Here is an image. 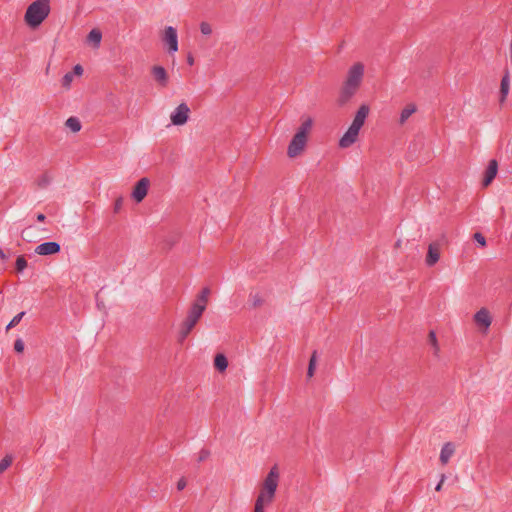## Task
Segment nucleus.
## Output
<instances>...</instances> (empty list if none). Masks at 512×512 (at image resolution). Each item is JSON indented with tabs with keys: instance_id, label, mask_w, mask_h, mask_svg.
<instances>
[{
	"instance_id": "obj_1",
	"label": "nucleus",
	"mask_w": 512,
	"mask_h": 512,
	"mask_svg": "<svg viewBox=\"0 0 512 512\" xmlns=\"http://www.w3.org/2000/svg\"><path fill=\"white\" fill-rule=\"evenodd\" d=\"M364 69L365 67L361 62H356L349 68L346 80L337 99V104L340 107L345 106L356 94L363 80Z\"/></svg>"
},
{
	"instance_id": "obj_2",
	"label": "nucleus",
	"mask_w": 512,
	"mask_h": 512,
	"mask_svg": "<svg viewBox=\"0 0 512 512\" xmlns=\"http://www.w3.org/2000/svg\"><path fill=\"white\" fill-rule=\"evenodd\" d=\"M50 13V0H36L28 7L24 15L26 24L31 28L38 27Z\"/></svg>"
},
{
	"instance_id": "obj_3",
	"label": "nucleus",
	"mask_w": 512,
	"mask_h": 512,
	"mask_svg": "<svg viewBox=\"0 0 512 512\" xmlns=\"http://www.w3.org/2000/svg\"><path fill=\"white\" fill-rule=\"evenodd\" d=\"M279 472L276 466L272 467L264 479L261 491L256 499L255 505L263 507L273 501L278 486Z\"/></svg>"
},
{
	"instance_id": "obj_4",
	"label": "nucleus",
	"mask_w": 512,
	"mask_h": 512,
	"mask_svg": "<svg viewBox=\"0 0 512 512\" xmlns=\"http://www.w3.org/2000/svg\"><path fill=\"white\" fill-rule=\"evenodd\" d=\"M189 114L190 108L188 105L186 103H181L171 113V123L175 126H182L188 121Z\"/></svg>"
},
{
	"instance_id": "obj_5",
	"label": "nucleus",
	"mask_w": 512,
	"mask_h": 512,
	"mask_svg": "<svg viewBox=\"0 0 512 512\" xmlns=\"http://www.w3.org/2000/svg\"><path fill=\"white\" fill-rule=\"evenodd\" d=\"M162 41L168 46V52L174 54L178 51V36L174 27L168 26L165 28Z\"/></svg>"
},
{
	"instance_id": "obj_6",
	"label": "nucleus",
	"mask_w": 512,
	"mask_h": 512,
	"mask_svg": "<svg viewBox=\"0 0 512 512\" xmlns=\"http://www.w3.org/2000/svg\"><path fill=\"white\" fill-rule=\"evenodd\" d=\"M306 142H307V137H303L302 133H296L293 136V138L288 146V150H287L288 156L290 158H294L297 155H299L303 151V149L306 145Z\"/></svg>"
},
{
	"instance_id": "obj_7",
	"label": "nucleus",
	"mask_w": 512,
	"mask_h": 512,
	"mask_svg": "<svg viewBox=\"0 0 512 512\" xmlns=\"http://www.w3.org/2000/svg\"><path fill=\"white\" fill-rule=\"evenodd\" d=\"M204 311L205 309H202L201 306L191 304L187 316L182 323L194 329V327L202 317Z\"/></svg>"
},
{
	"instance_id": "obj_8",
	"label": "nucleus",
	"mask_w": 512,
	"mask_h": 512,
	"mask_svg": "<svg viewBox=\"0 0 512 512\" xmlns=\"http://www.w3.org/2000/svg\"><path fill=\"white\" fill-rule=\"evenodd\" d=\"M151 75L158 86L165 88L169 83V76L166 69L160 65H154L151 68Z\"/></svg>"
},
{
	"instance_id": "obj_9",
	"label": "nucleus",
	"mask_w": 512,
	"mask_h": 512,
	"mask_svg": "<svg viewBox=\"0 0 512 512\" xmlns=\"http://www.w3.org/2000/svg\"><path fill=\"white\" fill-rule=\"evenodd\" d=\"M149 179L144 177L141 178L135 185L132 191V197L136 202H141L148 193Z\"/></svg>"
},
{
	"instance_id": "obj_10",
	"label": "nucleus",
	"mask_w": 512,
	"mask_h": 512,
	"mask_svg": "<svg viewBox=\"0 0 512 512\" xmlns=\"http://www.w3.org/2000/svg\"><path fill=\"white\" fill-rule=\"evenodd\" d=\"M441 244L439 242H432L428 245V251L425 258V263L428 267L434 266L440 259Z\"/></svg>"
},
{
	"instance_id": "obj_11",
	"label": "nucleus",
	"mask_w": 512,
	"mask_h": 512,
	"mask_svg": "<svg viewBox=\"0 0 512 512\" xmlns=\"http://www.w3.org/2000/svg\"><path fill=\"white\" fill-rule=\"evenodd\" d=\"M359 131V129L350 125L344 135L340 138L339 146L341 148H348L352 146L358 139Z\"/></svg>"
},
{
	"instance_id": "obj_12",
	"label": "nucleus",
	"mask_w": 512,
	"mask_h": 512,
	"mask_svg": "<svg viewBox=\"0 0 512 512\" xmlns=\"http://www.w3.org/2000/svg\"><path fill=\"white\" fill-rule=\"evenodd\" d=\"M61 247L57 242H44L35 248V253L38 255H52L60 252Z\"/></svg>"
},
{
	"instance_id": "obj_13",
	"label": "nucleus",
	"mask_w": 512,
	"mask_h": 512,
	"mask_svg": "<svg viewBox=\"0 0 512 512\" xmlns=\"http://www.w3.org/2000/svg\"><path fill=\"white\" fill-rule=\"evenodd\" d=\"M369 111V106L362 104L357 110L351 125L360 130L365 123Z\"/></svg>"
},
{
	"instance_id": "obj_14",
	"label": "nucleus",
	"mask_w": 512,
	"mask_h": 512,
	"mask_svg": "<svg viewBox=\"0 0 512 512\" xmlns=\"http://www.w3.org/2000/svg\"><path fill=\"white\" fill-rule=\"evenodd\" d=\"M497 172H498V162L495 159H492L489 161L488 166L486 168L482 185L484 187H487L488 185H490L491 182L493 181V179L496 177Z\"/></svg>"
},
{
	"instance_id": "obj_15",
	"label": "nucleus",
	"mask_w": 512,
	"mask_h": 512,
	"mask_svg": "<svg viewBox=\"0 0 512 512\" xmlns=\"http://www.w3.org/2000/svg\"><path fill=\"white\" fill-rule=\"evenodd\" d=\"M474 321L477 325L483 326L485 329H488L491 325L492 319L489 311L486 308H481L474 315Z\"/></svg>"
},
{
	"instance_id": "obj_16",
	"label": "nucleus",
	"mask_w": 512,
	"mask_h": 512,
	"mask_svg": "<svg viewBox=\"0 0 512 512\" xmlns=\"http://www.w3.org/2000/svg\"><path fill=\"white\" fill-rule=\"evenodd\" d=\"M455 452V445L452 442H446L441 449L440 452V462L443 465H446L449 461V459L452 457V455Z\"/></svg>"
},
{
	"instance_id": "obj_17",
	"label": "nucleus",
	"mask_w": 512,
	"mask_h": 512,
	"mask_svg": "<svg viewBox=\"0 0 512 512\" xmlns=\"http://www.w3.org/2000/svg\"><path fill=\"white\" fill-rule=\"evenodd\" d=\"M510 89L509 72L506 70L500 84V103H504Z\"/></svg>"
},
{
	"instance_id": "obj_18",
	"label": "nucleus",
	"mask_w": 512,
	"mask_h": 512,
	"mask_svg": "<svg viewBox=\"0 0 512 512\" xmlns=\"http://www.w3.org/2000/svg\"><path fill=\"white\" fill-rule=\"evenodd\" d=\"M210 289L208 287H204L200 293L197 295L196 299L192 304L201 306L202 309L206 310L207 303H208V297L210 295Z\"/></svg>"
},
{
	"instance_id": "obj_19",
	"label": "nucleus",
	"mask_w": 512,
	"mask_h": 512,
	"mask_svg": "<svg viewBox=\"0 0 512 512\" xmlns=\"http://www.w3.org/2000/svg\"><path fill=\"white\" fill-rule=\"evenodd\" d=\"M101 39L102 33L98 29H92L87 36V41L91 43L95 48L100 46Z\"/></svg>"
},
{
	"instance_id": "obj_20",
	"label": "nucleus",
	"mask_w": 512,
	"mask_h": 512,
	"mask_svg": "<svg viewBox=\"0 0 512 512\" xmlns=\"http://www.w3.org/2000/svg\"><path fill=\"white\" fill-rule=\"evenodd\" d=\"M416 111V106L414 104H408L402 111H401V114H400V119H399V122L400 124H404L408 118L413 114L415 113Z\"/></svg>"
},
{
	"instance_id": "obj_21",
	"label": "nucleus",
	"mask_w": 512,
	"mask_h": 512,
	"mask_svg": "<svg viewBox=\"0 0 512 512\" xmlns=\"http://www.w3.org/2000/svg\"><path fill=\"white\" fill-rule=\"evenodd\" d=\"M214 366L220 372L225 371L228 366V360L223 354H217L214 358Z\"/></svg>"
},
{
	"instance_id": "obj_22",
	"label": "nucleus",
	"mask_w": 512,
	"mask_h": 512,
	"mask_svg": "<svg viewBox=\"0 0 512 512\" xmlns=\"http://www.w3.org/2000/svg\"><path fill=\"white\" fill-rule=\"evenodd\" d=\"M65 125L67 128H69L74 133L79 132L82 127L81 122L77 117H69L66 120Z\"/></svg>"
},
{
	"instance_id": "obj_23",
	"label": "nucleus",
	"mask_w": 512,
	"mask_h": 512,
	"mask_svg": "<svg viewBox=\"0 0 512 512\" xmlns=\"http://www.w3.org/2000/svg\"><path fill=\"white\" fill-rule=\"evenodd\" d=\"M192 330L193 328L181 323L178 332V342L183 343Z\"/></svg>"
},
{
	"instance_id": "obj_24",
	"label": "nucleus",
	"mask_w": 512,
	"mask_h": 512,
	"mask_svg": "<svg viewBox=\"0 0 512 512\" xmlns=\"http://www.w3.org/2000/svg\"><path fill=\"white\" fill-rule=\"evenodd\" d=\"M52 175L48 172L43 173L37 179V186L39 188H46L52 181Z\"/></svg>"
},
{
	"instance_id": "obj_25",
	"label": "nucleus",
	"mask_w": 512,
	"mask_h": 512,
	"mask_svg": "<svg viewBox=\"0 0 512 512\" xmlns=\"http://www.w3.org/2000/svg\"><path fill=\"white\" fill-rule=\"evenodd\" d=\"M316 363H317V352L314 351L310 357L309 364H308V369H307L308 378L313 377L315 368H316Z\"/></svg>"
},
{
	"instance_id": "obj_26",
	"label": "nucleus",
	"mask_w": 512,
	"mask_h": 512,
	"mask_svg": "<svg viewBox=\"0 0 512 512\" xmlns=\"http://www.w3.org/2000/svg\"><path fill=\"white\" fill-rule=\"evenodd\" d=\"M312 124H313L312 119L311 118H307L306 120H304L302 122V124L299 127L297 133H302L303 137H307V134H308V132L310 131V129L312 127Z\"/></svg>"
},
{
	"instance_id": "obj_27",
	"label": "nucleus",
	"mask_w": 512,
	"mask_h": 512,
	"mask_svg": "<svg viewBox=\"0 0 512 512\" xmlns=\"http://www.w3.org/2000/svg\"><path fill=\"white\" fill-rule=\"evenodd\" d=\"M249 302L253 308H257L263 304L264 300L259 293H250Z\"/></svg>"
},
{
	"instance_id": "obj_28",
	"label": "nucleus",
	"mask_w": 512,
	"mask_h": 512,
	"mask_svg": "<svg viewBox=\"0 0 512 512\" xmlns=\"http://www.w3.org/2000/svg\"><path fill=\"white\" fill-rule=\"evenodd\" d=\"M428 341H429V343L432 345V347L434 349V354L438 355L440 348H439L437 337H436V334H435L434 331H430L429 332V334H428Z\"/></svg>"
},
{
	"instance_id": "obj_29",
	"label": "nucleus",
	"mask_w": 512,
	"mask_h": 512,
	"mask_svg": "<svg viewBox=\"0 0 512 512\" xmlns=\"http://www.w3.org/2000/svg\"><path fill=\"white\" fill-rule=\"evenodd\" d=\"M24 315H25V312H24V311H22V312L18 313L16 316H14V317L12 318V320L9 322V324L7 325L6 329H7V330H9V329H11V328L15 327L16 325H18V324H19V322H20V321L22 320V318L24 317Z\"/></svg>"
},
{
	"instance_id": "obj_30",
	"label": "nucleus",
	"mask_w": 512,
	"mask_h": 512,
	"mask_svg": "<svg viewBox=\"0 0 512 512\" xmlns=\"http://www.w3.org/2000/svg\"><path fill=\"white\" fill-rule=\"evenodd\" d=\"M12 463V457L6 455L2 460H0V474H2Z\"/></svg>"
},
{
	"instance_id": "obj_31",
	"label": "nucleus",
	"mask_w": 512,
	"mask_h": 512,
	"mask_svg": "<svg viewBox=\"0 0 512 512\" xmlns=\"http://www.w3.org/2000/svg\"><path fill=\"white\" fill-rule=\"evenodd\" d=\"M27 267V261L23 255L18 256L16 260V269L18 272H22Z\"/></svg>"
},
{
	"instance_id": "obj_32",
	"label": "nucleus",
	"mask_w": 512,
	"mask_h": 512,
	"mask_svg": "<svg viewBox=\"0 0 512 512\" xmlns=\"http://www.w3.org/2000/svg\"><path fill=\"white\" fill-rule=\"evenodd\" d=\"M73 73L68 72L66 73L62 78V86L66 89H69L71 86V83L73 81Z\"/></svg>"
},
{
	"instance_id": "obj_33",
	"label": "nucleus",
	"mask_w": 512,
	"mask_h": 512,
	"mask_svg": "<svg viewBox=\"0 0 512 512\" xmlns=\"http://www.w3.org/2000/svg\"><path fill=\"white\" fill-rule=\"evenodd\" d=\"M200 31L203 35L208 36L212 33V27L208 22H201Z\"/></svg>"
},
{
	"instance_id": "obj_34",
	"label": "nucleus",
	"mask_w": 512,
	"mask_h": 512,
	"mask_svg": "<svg viewBox=\"0 0 512 512\" xmlns=\"http://www.w3.org/2000/svg\"><path fill=\"white\" fill-rule=\"evenodd\" d=\"M210 456V451L208 449H201L198 454V462H203Z\"/></svg>"
},
{
	"instance_id": "obj_35",
	"label": "nucleus",
	"mask_w": 512,
	"mask_h": 512,
	"mask_svg": "<svg viewBox=\"0 0 512 512\" xmlns=\"http://www.w3.org/2000/svg\"><path fill=\"white\" fill-rule=\"evenodd\" d=\"M14 350L17 352V353H22L24 351V342L22 339H17L15 342H14Z\"/></svg>"
},
{
	"instance_id": "obj_36",
	"label": "nucleus",
	"mask_w": 512,
	"mask_h": 512,
	"mask_svg": "<svg viewBox=\"0 0 512 512\" xmlns=\"http://www.w3.org/2000/svg\"><path fill=\"white\" fill-rule=\"evenodd\" d=\"M473 237H474L475 241L478 242L481 246L486 245V239L481 233L476 232Z\"/></svg>"
},
{
	"instance_id": "obj_37",
	"label": "nucleus",
	"mask_w": 512,
	"mask_h": 512,
	"mask_svg": "<svg viewBox=\"0 0 512 512\" xmlns=\"http://www.w3.org/2000/svg\"><path fill=\"white\" fill-rule=\"evenodd\" d=\"M122 205H123V198L122 197L117 198L114 203V212L118 213L121 210Z\"/></svg>"
},
{
	"instance_id": "obj_38",
	"label": "nucleus",
	"mask_w": 512,
	"mask_h": 512,
	"mask_svg": "<svg viewBox=\"0 0 512 512\" xmlns=\"http://www.w3.org/2000/svg\"><path fill=\"white\" fill-rule=\"evenodd\" d=\"M72 73H73V76L74 75L81 76L83 74L82 66L80 64L75 65Z\"/></svg>"
},
{
	"instance_id": "obj_39",
	"label": "nucleus",
	"mask_w": 512,
	"mask_h": 512,
	"mask_svg": "<svg viewBox=\"0 0 512 512\" xmlns=\"http://www.w3.org/2000/svg\"><path fill=\"white\" fill-rule=\"evenodd\" d=\"M187 485V482L184 477L180 478L177 482V489L179 491L183 490Z\"/></svg>"
},
{
	"instance_id": "obj_40",
	"label": "nucleus",
	"mask_w": 512,
	"mask_h": 512,
	"mask_svg": "<svg viewBox=\"0 0 512 512\" xmlns=\"http://www.w3.org/2000/svg\"><path fill=\"white\" fill-rule=\"evenodd\" d=\"M444 479H445V476H444V475H442V477H441V481L438 483V485H437V486H436V488H435L437 491H439V490L441 489V486H442V484H443V482H444Z\"/></svg>"
},
{
	"instance_id": "obj_41",
	"label": "nucleus",
	"mask_w": 512,
	"mask_h": 512,
	"mask_svg": "<svg viewBox=\"0 0 512 512\" xmlns=\"http://www.w3.org/2000/svg\"><path fill=\"white\" fill-rule=\"evenodd\" d=\"M187 63L189 65H193L194 64V58H193V56L191 54H189L188 57H187Z\"/></svg>"
},
{
	"instance_id": "obj_42",
	"label": "nucleus",
	"mask_w": 512,
	"mask_h": 512,
	"mask_svg": "<svg viewBox=\"0 0 512 512\" xmlns=\"http://www.w3.org/2000/svg\"><path fill=\"white\" fill-rule=\"evenodd\" d=\"M45 218H46V217H45V215H44V214H42V213H40V214H38V215H37V220H38V221H44V220H45Z\"/></svg>"
},
{
	"instance_id": "obj_43",
	"label": "nucleus",
	"mask_w": 512,
	"mask_h": 512,
	"mask_svg": "<svg viewBox=\"0 0 512 512\" xmlns=\"http://www.w3.org/2000/svg\"><path fill=\"white\" fill-rule=\"evenodd\" d=\"M254 512H264V508L263 507H260V506H256L254 507Z\"/></svg>"
},
{
	"instance_id": "obj_44",
	"label": "nucleus",
	"mask_w": 512,
	"mask_h": 512,
	"mask_svg": "<svg viewBox=\"0 0 512 512\" xmlns=\"http://www.w3.org/2000/svg\"><path fill=\"white\" fill-rule=\"evenodd\" d=\"M0 257L2 259H6L7 258V256L5 255L4 251L1 248H0Z\"/></svg>"
}]
</instances>
